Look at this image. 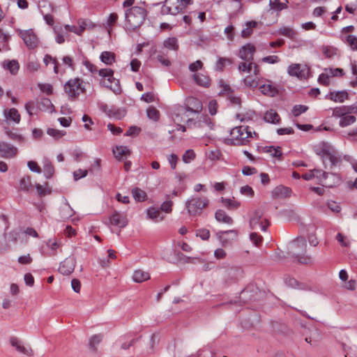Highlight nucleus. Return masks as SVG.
Returning <instances> with one entry per match:
<instances>
[{
	"mask_svg": "<svg viewBox=\"0 0 357 357\" xmlns=\"http://www.w3.org/2000/svg\"><path fill=\"white\" fill-rule=\"evenodd\" d=\"M215 218L217 221L225 224L231 225L233 223L232 218L223 210H218L215 213Z\"/></svg>",
	"mask_w": 357,
	"mask_h": 357,
	"instance_id": "obj_26",
	"label": "nucleus"
},
{
	"mask_svg": "<svg viewBox=\"0 0 357 357\" xmlns=\"http://www.w3.org/2000/svg\"><path fill=\"white\" fill-rule=\"evenodd\" d=\"M183 10V7L179 0H165L161 7L160 14L162 15H175Z\"/></svg>",
	"mask_w": 357,
	"mask_h": 357,
	"instance_id": "obj_9",
	"label": "nucleus"
},
{
	"mask_svg": "<svg viewBox=\"0 0 357 357\" xmlns=\"http://www.w3.org/2000/svg\"><path fill=\"white\" fill-rule=\"evenodd\" d=\"M257 136L255 132H251L248 126H240L231 129L230 132V138L227 139V144L235 146L246 145L250 142V139Z\"/></svg>",
	"mask_w": 357,
	"mask_h": 357,
	"instance_id": "obj_1",
	"label": "nucleus"
},
{
	"mask_svg": "<svg viewBox=\"0 0 357 357\" xmlns=\"http://www.w3.org/2000/svg\"><path fill=\"white\" fill-rule=\"evenodd\" d=\"M47 133L55 139H59L66 135L63 130H59L54 128H48Z\"/></svg>",
	"mask_w": 357,
	"mask_h": 357,
	"instance_id": "obj_51",
	"label": "nucleus"
},
{
	"mask_svg": "<svg viewBox=\"0 0 357 357\" xmlns=\"http://www.w3.org/2000/svg\"><path fill=\"white\" fill-rule=\"evenodd\" d=\"M109 223L119 228H123L128 225V220L125 215L115 211L109 217Z\"/></svg>",
	"mask_w": 357,
	"mask_h": 357,
	"instance_id": "obj_13",
	"label": "nucleus"
},
{
	"mask_svg": "<svg viewBox=\"0 0 357 357\" xmlns=\"http://www.w3.org/2000/svg\"><path fill=\"white\" fill-rule=\"evenodd\" d=\"M287 0H286L285 2H281L280 0H270L269 7L271 10L275 12H280L287 8Z\"/></svg>",
	"mask_w": 357,
	"mask_h": 357,
	"instance_id": "obj_28",
	"label": "nucleus"
},
{
	"mask_svg": "<svg viewBox=\"0 0 357 357\" xmlns=\"http://www.w3.org/2000/svg\"><path fill=\"white\" fill-rule=\"evenodd\" d=\"M146 113L149 119L152 121H157L160 119V112L154 107H149L146 110Z\"/></svg>",
	"mask_w": 357,
	"mask_h": 357,
	"instance_id": "obj_45",
	"label": "nucleus"
},
{
	"mask_svg": "<svg viewBox=\"0 0 357 357\" xmlns=\"http://www.w3.org/2000/svg\"><path fill=\"white\" fill-rule=\"evenodd\" d=\"M102 340V335L100 334L93 335L89 342L90 347L93 350H96V345H98Z\"/></svg>",
	"mask_w": 357,
	"mask_h": 357,
	"instance_id": "obj_49",
	"label": "nucleus"
},
{
	"mask_svg": "<svg viewBox=\"0 0 357 357\" xmlns=\"http://www.w3.org/2000/svg\"><path fill=\"white\" fill-rule=\"evenodd\" d=\"M88 171L86 169H79L73 172L74 179L77 181L86 176Z\"/></svg>",
	"mask_w": 357,
	"mask_h": 357,
	"instance_id": "obj_61",
	"label": "nucleus"
},
{
	"mask_svg": "<svg viewBox=\"0 0 357 357\" xmlns=\"http://www.w3.org/2000/svg\"><path fill=\"white\" fill-rule=\"evenodd\" d=\"M258 25L257 21H249L245 23V28L241 31V36L244 38H248L253 32V29Z\"/></svg>",
	"mask_w": 357,
	"mask_h": 357,
	"instance_id": "obj_30",
	"label": "nucleus"
},
{
	"mask_svg": "<svg viewBox=\"0 0 357 357\" xmlns=\"http://www.w3.org/2000/svg\"><path fill=\"white\" fill-rule=\"evenodd\" d=\"M243 83L246 86L252 89L256 88L259 84L258 81L255 78L252 77L251 76L245 77L243 79Z\"/></svg>",
	"mask_w": 357,
	"mask_h": 357,
	"instance_id": "obj_50",
	"label": "nucleus"
},
{
	"mask_svg": "<svg viewBox=\"0 0 357 357\" xmlns=\"http://www.w3.org/2000/svg\"><path fill=\"white\" fill-rule=\"evenodd\" d=\"M64 91L67 94L69 100H76L80 94L85 92V86L83 79L79 77L69 79L64 84Z\"/></svg>",
	"mask_w": 357,
	"mask_h": 357,
	"instance_id": "obj_4",
	"label": "nucleus"
},
{
	"mask_svg": "<svg viewBox=\"0 0 357 357\" xmlns=\"http://www.w3.org/2000/svg\"><path fill=\"white\" fill-rule=\"evenodd\" d=\"M264 211L262 209L258 208L255 210L250 217V227L252 229L259 227L261 230L265 231L269 226L268 220L263 218Z\"/></svg>",
	"mask_w": 357,
	"mask_h": 357,
	"instance_id": "obj_6",
	"label": "nucleus"
},
{
	"mask_svg": "<svg viewBox=\"0 0 357 357\" xmlns=\"http://www.w3.org/2000/svg\"><path fill=\"white\" fill-rule=\"evenodd\" d=\"M232 61L229 58L220 57L215 65V70L222 71L227 64H231Z\"/></svg>",
	"mask_w": 357,
	"mask_h": 357,
	"instance_id": "obj_40",
	"label": "nucleus"
},
{
	"mask_svg": "<svg viewBox=\"0 0 357 357\" xmlns=\"http://www.w3.org/2000/svg\"><path fill=\"white\" fill-rule=\"evenodd\" d=\"M75 261L73 258H66L60 264L59 271L66 275H70L75 269Z\"/></svg>",
	"mask_w": 357,
	"mask_h": 357,
	"instance_id": "obj_16",
	"label": "nucleus"
},
{
	"mask_svg": "<svg viewBox=\"0 0 357 357\" xmlns=\"http://www.w3.org/2000/svg\"><path fill=\"white\" fill-rule=\"evenodd\" d=\"M280 61V58L276 55H271L264 56L261 59V61L264 63H268L271 64L277 63Z\"/></svg>",
	"mask_w": 357,
	"mask_h": 357,
	"instance_id": "obj_56",
	"label": "nucleus"
},
{
	"mask_svg": "<svg viewBox=\"0 0 357 357\" xmlns=\"http://www.w3.org/2000/svg\"><path fill=\"white\" fill-rule=\"evenodd\" d=\"M100 59L106 65H112L115 61V54L113 52L105 51L101 53Z\"/></svg>",
	"mask_w": 357,
	"mask_h": 357,
	"instance_id": "obj_33",
	"label": "nucleus"
},
{
	"mask_svg": "<svg viewBox=\"0 0 357 357\" xmlns=\"http://www.w3.org/2000/svg\"><path fill=\"white\" fill-rule=\"evenodd\" d=\"M156 59L161 63L162 66L169 67L171 66V61L167 57L161 54H158L156 56Z\"/></svg>",
	"mask_w": 357,
	"mask_h": 357,
	"instance_id": "obj_62",
	"label": "nucleus"
},
{
	"mask_svg": "<svg viewBox=\"0 0 357 357\" xmlns=\"http://www.w3.org/2000/svg\"><path fill=\"white\" fill-rule=\"evenodd\" d=\"M146 10L139 6H134L127 10L125 13L126 26L128 29L135 30L139 27L145 20Z\"/></svg>",
	"mask_w": 357,
	"mask_h": 357,
	"instance_id": "obj_3",
	"label": "nucleus"
},
{
	"mask_svg": "<svg viewBox=\"0 0 357 357\" xmlns=\"http://www.w3.org/2000/svg\"><path fill=\"white\" fill-rule=\"evenodd\" d=\"M264 119L267 123L278 124L280 121L279 114L273 109L267 111L264 116Z\"/></svg>",
	"mask_w": 357,
	"mask_h": 357,
	"instance_id": "obj_24",
	"label": "nucleus"
},
{
	"mask_svg": "<svg viewBox=\"0 0 357 357\" xmlns=\"http://www.w3.org/2000/svg\"><path fill=\"white\" fill-rule=\"evenodd\" d=\"M255 52V45L252 43H247L239 49L238 56L243 61H250L253 60Z\"/></svg>",
	"mask_w": 357,
	"mask_h": 357,
	"instance_id": "obj_11",
	"label": "nucleus"
},
{
	"mask_svg": "<svg viewBox=\"0 0 357 357\" xmlns=\"http://www.w3.org/2000/svg\"><path fill=\"white\" fill-rule=\"evenodd\" d=\"M307 109H308V107L305 105H295L293 107L292 114L295 116H298L301 114L305 112L307 110Z\"/></svg>",
	"mask_w": 357,
	"mask_h": 357,
	"instance_id": "obj_52",
	"label": "nucleus"
},
{
	"mask_svg": "<svg viewBox=\"0 0 357 357\" xmlns=\"http://www.w3.org/2000/svg\"><path fill=\"white\" fill-rule=\"evenodd\" d=\"M272 193L275 198H283L290 195L291 190L287 187L279 185L273 190Z\"/></svg>",
	"mask_w": 357,
	"mask_h": 357,
	"instance_id": "obj_25",
	"label": "nucleus"
},
{
	"mask_svg": "<svg viewBox=\"0 0 357 357\" xmlns=\"http://www.w3.org/2000/svg\"><path fill=\"white\" fill-rule=\"evenodd\" d=\"M36 107H37V103L36 104L33 100L29 101L25 104V109L30 116L33 114Z\"/></svg>",
	"mask_w": 357,
	"mask_h": 357,
	"instance_id": "obj_58",
	"label": "nucleus"
},
{
	"mask_svg": "<svg viewBox=\"0 0 357 357\" xmlns=\"http://www.w3.org/2000/svg\"><path fill=\"white\" fill-rule=\"evenodd\" d=\"M132 193L133 197L137 202H143V201L146 200V197H147L146 193L144 190H142L138 188H134L132 190Z\"/></svg>",
	"mask_w": 357,
	"mask_h": 357,
	"instance_id": "obj_41",
	"label": "nucleus"
},
{
	"mask_svg": "<svg viewBox=\"0 0 357 357\" xmlns=\"http://www.w3.org/2000/svg\"><path fill=\"white\" fill-rule=\"evenodd\" d=\"M278 33L285 37H287L291 40L296 39L297 36V32L292 28L288 26H284L278 30Z\"/></svg>",
	"mask_w": 357,
	"mask_h": 357,
	"instance_id": "obj_34",
	"label": "nucleus"
},
{
	"mask_svg": "<svg viewBox=\"0 0 357 357\" xmlns=\"http://www.w3.org/2000/svg\"><path fill=\"white\" fill-rule=\"evenodd\" d=\"M3 116L6 121H12L16 124L19 123L21 120V116L15 108L5 109Z\"/></svg>",
	"mask_w": 357,
	"mask_h": 357,
	"instance_id": "obj_19",
	"label": "nucleus"
},
{
	"mask_svg": "<svg viewBox=\"0 0 357 357\" xmlns=\"http://www.w3.org/2000/svg\"><path fill=\"white\" fill-rule=\"evenodd\" d=\"M43 172L46 178H51L54 173V168L51 162L45 159L43 162Z\"/></svg>",
	"mask_w": 357,
	"mask_h": 357,
	"instance_id": "obj_37",
	"label": "nucleus"
},
{
	"mask_svg": "<svg viewBox=\"0 0 357 357\" xmlns=\"http://www.w3.org/2000/svg\"><path fill=\"white\" fill-rule=\"evenodd\" d=\"M192 124L194 125L195 127L197 128H203L204 126H207L210 129H212L213 128V123L211 121V119L207 115L204 114L199 115L197 117L196 121L193 119H188V125L189 126H191Z\"/></svg>",
	"mask_w": 357,
	"mask_h": 357,
	"instance_id": "obj_12",
	"label": "nucleus"
},
{
	"mask_svg": "<svg viewBox=\"0 0 357 357\" xmlns=\"http://www.w3.org/2000/svg\"><path fill=\"white\" fill-rule=\"evenodd\" d=\"M341 183V177L333 173H328L327 176H325L324 179L321 180V185L328 188H333Z\"/></svg>",
	"mask_w": 357,
	"mask_h": 357,
	"instance_id": "obj_17",
	"label": "nucleus"
},
{
	"mask_svg": "<svg viewBox=\"0 0 357 357\" xmlns=\"http://www.w3.org/2000/svg\"><path fill=\"white\" fill-rule=\"evenodd\" d=\"M221 202L225 207L230 210L236 209L241 205L240 202L236 201L234 199H227L222 197Z\"/></svg>",
	"mask_w": 357,
	"mask_h": 357,
	"instance_id": "obj_38",
	"label": "nucleus"
},
{
	"mask_svg": "<svg viewBox=\"0 0 357 357\" xmlns=\"http://www.w3.org/2000/svg\"><path fill=\"white\" fill-rule=\"evenodd\" d=\"M4 67L8 69L11 74L15 75L19 70V63L16 60H11L4 64Z\"/></svg>",
	"mask_w": 357,
	"mask_h": 357,
	"instance_id": "obj_43",
	"label": "nucleus"
},
{
	"mask_svg": "<svg viewBox=\"0 0 357 357\" xmlns=\"http://www.w3.org/2000/svg\"><path fill=\"white\" fill-rule=\"evenodd\" d=\"M264 149L266 152L269 153L273 157L280 158L282 155V151L279 146H266Z\"/></svg>",
	"mask_w": 357,
	"mask_h": 357,
	"instance_id": "obj_48",
	"label": "nucleus"
},
{
	"mask_svg": "<svg viewBox=\"0 0 357 357\" xmlns=\"http://www.w3.org/2000/svg\"><path fill=\"white\" fill-rule=\"evenodd\" d=\"M31 186L29 176H23L20 181V188L24 191H27Z\"/></svg>",
	"mask_w": 357,
	"mask_h": 357,
	"instance_id": "obj_47",
	"label": "nucleus"
},
{
	"mask_svg": "<svg viewBox=\"0 0 357 357\" xmlns=\"http://www.w3.org/2000/svg\"><path fill=\"white\" fill-rule=\"evenodd\" d=\"M113 153L115 158L119 160H123L130 155V149L125 146H116V149L113 150Z\"/></svg>",
	"mask_w": 357,
	"mask_h": 357,
	"instance_id": "obj_23",
	"label": "nucleus"
},
{
	"mask_svg": "<svg viewBox=\"0 0 357 357\" xmlns=\"http://www.w3.org/2000/svg\"><path fill=\"white\" fill-rule=\"evenodd\" d=\"M254 63L252 61L241 62L238 64V69L241 73H249L252 71Z\"/></svg>",
	"mask_w": 357,
	"mask_h": 357,
	"instance_id": "obj_42",
	"label": "nucleus"
},
{
	"mask_svg": "<svg viewBox=\"0 0 357 357\" xmlns=\"http://www.w3.org/2000/svg\"><path fill=\"white\" fill-rule=\"evenodd\" d=\"M307 242L305 238L297 237L291 244L290 253L299 263L310 264L312 262L310 255L306 254Z\"/></svg>",
	"mask_w": 357,
	"mask_h": 357,
	"instance_id": "obj_2",
	"label": "nucleus"
},
{
	"mask_svg": "<svg viewBox=\"0 0 357 357\" xmlns=\"http://www.w3.org/2000/svg\"><path fill=\"white\" fill-rule=\"evenodd\" d=\"M251 241L257 246H259L262 241V236L255 232H252L250 235Z\"/></svg>",
	"mask_w": 357,
	"mask_h": 357,
	"instance_id": "obj_60",
	"label": "nucleus"
},
{
	"mask_svg": "<svg viewBox=\"0 0 357 357\" xmlns=\"http://www.w3.org/2000/svg\"><path fill=\"white\" fill-rule=\"evenodd\" d=\"M163 45L167 49L176 51L178 49V44L177 38L174 37L168 38L163 42Z\"/></svg>",
	"mask_w": 357,
	"mask_h": 357,
	"instance_id": "obj_36",
	"label": "nucleus"
},
{
	"mask_svg": "<svg viewBox=\"0 0 357 357\" xmlns=\"http://www.w3.org/2000/svg\"><path fill=\"white\" fill-rule=\"evenodd\" d=\"M356 117L353 115H350L349 114H345L343 116L339 121V125L341 127H347L349 125H351L356 121Z\"/></svg>",
	"mask_w": 357,
	"mask_h": 357,
	"instance_id": "obj_39",
	"label": "nucleus"
},
{
	"mask_svg": "<svg viewBox=\"0 0 357 357\" xmlns=\"http://www.w3.org/2000/svg\"><path fill=\"white\" fill-rule=\"evenodd\" d=\"M240 192L241 194L250 197H252L254 196V190L248 185L242 186L240 189Z\"/></svg>",
	"mask_w": 357,
	"mask_h": 357,
	"instance_id": "obj_57",
	"label": "nucleus"
},
{
	"mask_svg": "<svg viewBox=\"0 0 357 357\" xmlns=\"http://www.w3.org/2000/svg\"><path fill=\"white\" fill-rule=\"evenodd\" d=\"M317 154L321 155L325 164L328 162L331 166L335 165L340 161L331 146L326 143H323L317 149Z\"/></svg>",
	"mask_w": 357,
	"mask_h": 357,
	"instance_id": "obj_7",
	"label": "nucleus"
},
{
	"mask_svg": "<svg viewBox=\"0 0 357 357\" xmlns=\"http://www.w3.org/2000/svg\"><path fill=\"white\" fill-rule=\"evenodd\" d=\"M287 73L291 77H296L299 79H305L309 77L310 68L305 64L292 63L289 66Z\"/></svg>",
	"mask_w": 357,
	"mask_h": 357,
	"instance_id": "obj_8",
	"label": "nucleus"
},
{
	"mask_svg": "<svg viewBox=\"0 0 357 357\" xmlns=\"http://www.w3.org/2000/svg\"><path fill=\"white\" fill-rule=\"evenodd\" d=\"M132 279L135 282H143L150 279V274L143 270L138 269L134 271Z\"/></svg>",
	"mask_w": 357,
	"mask_h": 357,
	"instance_id": "obj_27",
	"label": "nucleus"
},
{
	"mask_svg": "<svg viewBox=\"0 0 357 357\" xmlns=\"http://www.w3.org/2000/svg\"><path fill=\"white\" fill-rule=\"evenodd\" d=\"M203 68V63L200 60H197L189 65V70L191 72H196Z\"/></svg>",
	"mask_w": 357,
	"mask_h": 357,
	"instance_id": "obj_64",
	"label": "nucleus"
},
{
	"mask_svg": "<svg viewBox=\"0 0 357 357\" xmlns=\"http://www.w3.org/2000/svg\"><path fill=\"white\" fill-rule=\"evenodd\" d=\"M347 43L353 50H357V37L349 35L347 37Z\"/></svg>",
	"mask_w": 357,
	"mask_h": 357,
	"instance_id": "obj_55",
	"label": "nucleus"
},
{
	"mask_svg": "<svg viewBox=\"0 0 357 357\" xmlns=\"http://www.w3.org/2000/svg\"><path fill=\"white\" fill-rule=\"evenodd\" d=\"M43 61L46 66L49 63H52L54 65V72L56 74L59 73V63L55 58H53L49 54H46L43 59Z\"/></svg>",
	"mask_w": 357,
	"mask_h": 357,
	"instance_id": "obj_44",
	"label": "nucleus"
},
{
	"mask_svg": "<svg viewBox=\"0 0 357 357\" xmlns=\"http://www.w3.org/2000/svg\"><path fill=\"white\" fill-rule=\"evenodd\" d=\"M324 73L331 79L335 76H342L343 70L342 68H326Z\"/></svg>",
	"mask_w": 357,
	"mask_h": 357,
	"instance_id": "obj_46",
	"label": "nucleus"
},
{
	"mask_svg": "<svg viewBox=\"0 0 357 357\" xmlns=\"http://www.w3.org/2000/svg\"><path fill=\"white\" fill-rule=\"evenodd\" d=\"M10 343L13 347H15L16 350L20 353L27 356H31L32 354L31 349L29 347L24 346L17 337H10Z\"/></svg>",
	"mask_w": 357,
	"mask_h": 357,
	"instance_id": "obj_21",
	"label": "nucleus"
},
{
	"mask_svg": "<svg viewBox=\"0 0 357 357\" xmlns=\"http://www.w3.org/2000/svg\"><path fill=\"white\" fill-rule=\"evenodd\" d=\"M17 149L11 144L0 142V155L4 158H10L16 155Z\"/></svg>",
	"mask_w": 357,
	"mask_h": 357,
	"instance_id": "obj_14",
	"label": "nucleus"
},
{
	"mask_svg": "<svg viewBox=\"0 0 357 357\" xmlns=\"http://www.w3.org/2000/svg\"><path fill=\"white\" fill-rule=\"evenodd\" d=\"M99 75L101 77L100 83L105 87L108 86L113 83V81L116 80L114 77V71L110 68L100 69Z\"/></svg>",
	"mask_w": 357,
	"mask_h": 357,
	"instance_id": "obj_15",
	"label": "nucleus"
},
{
	"mask_svg": "<svg viewBox=\"0 0 357 357\" xmlns=\"http://www.w3.org/2000/svg\"><path fill=\"white\" fill-rule=\"evenodd\" d=\"M37 107L42 111H49L52 112L53 111V105L51 100L48 98H42L37 102Z\"/></svg>",
	"mask_w": 357,
	"mask_h": 357,
	"instance_id": "obj_32",
	"label": "nucleus"
},
{
	"mask_svg": "<svg viewBox=\"0 0 357 357\" xmlns=\"http://www.w3.org/2000/svg\"><path fill=\"white\" fill-rule=\"evenodd\" d=\"M208 204L209 200L205 196H192L186 201L185 206L189 215L196 216L200 215Z\"/></svg>",
	"mask_w": 357,
	"mask_h": 357,
	"instance_id": "obj_5",
	"label": "nucleus"
},
{
	"mask_svg": "<svg viewBox=\"0 0 357 357\" xmlns=\"http://www.w3.org/2000/svg\"><path fill=\"white\" fill-rule=\"evenodd\" d=\"M193 77L196 83L201 86L208 87L210 85L211 79L206 75L196 73L194 74Z\"/></svg>",
	"mask_w": 357,
	"mask_h": 357,
	"instance_id": "obj_29",
	"label": "nucleus"
},
{
	"mask_svg": "<svg viewBox=\"0 0 357 357\" xmlns=\"http://www.w3.org/2000/svg\"><path fill=\"white\" fill-rule=\"evenodd\" d=\"M107 88L110 89L115 93H120L121 91L120 82L119 79L113 81L112 84H110Z\"/></svg>",
	"mask_w": 357,
	"mask_h": 357,
	"instance_id": "obj_59",
	"label": "nucleus"
},
{
	"mask_svg": "<svg viewBox=\"0 0 357 357\" xmlns=\"http://www.w3.org/2000/svg\"><path fill=\"white\" fill-rule=\"evenodd\" d=\"M349 98V94L346 91H331L326 96V98L336 102H343Z\"/></svg>",
	"mask_w": 357,
	"mask_h": 357,
	"instance_id": "obj_20",
	"label": "nucleus"
},
{
	"mask_svg": "<svg viewBox=\"0 0 357 357\" xmlns=\"http://www.w3.org/2000/svg\"><path fill=\"white\" fill-rule=\"evenodd\" d=\"M20 36L28 48L34 49L38 46V38L31 29L20 31Z\"/></svg>",
	"mask_w": 357,
	"mask_h": 357,
	"instance_id": "obj_10",
	"label": "nucleus"
},
{
	"mask_svg": "<svg viewBox=\"0 0 357 357\" xmlns=\"http://www.w3.org/2000/svg\"><path fill=\"white\" fill-rule=\"evenodd\" d=\"M196 236L206 241L210 237V231L207 229H199L196 231Z\"/></svg>",
	"mask_w": 357,
	"mask_h": 357,
	"instance_id": "obj_54",
	"label": "nucleus"
},
{
	"mask_svg": "<svg viewBox=\"0 0 357 357\" xmlns=\"http://www.w3.org/2000/svg\"><path fill=\"white\" fill-rule=\"evenodd\" d=\"M167 160L169 163L170 164L171 168L172 169H175L176 167L177 162L178 160V156L174 153H172L169 155H168Z\"/></svg>",
	"mask_w": 357,
	"mask_h": 357,
	"instance_id": "obj_63",
	"label": "nucleus"
},
{
	"mask_svg": "<svg viewBox=\"0 0 357 357\" xmlns=\"http://www.w3.org/2000/svg\"><path fill=\"white\" fill-rule=\"evenodd\" d=\"M195 158V153L191 149L187 150L183 155L182 160L185 163L190 162Z\"/></svg>",
	"mask_w": 357,
	"mask_h": 357,
	"instance_id": "obj_53",
	"label": "nucleus"
},
{
	"mask_svg": "<svg viewBox=\"0 0 357 357\" xmlns=\"http://www.w3.org/2000/svg\"><path fill=\"white\" fill-rule=\"evenodd\" d=\"M259 91L266 96L273 97L278 93L276 87L271 84H263L259 86Z\"/></svg>",
	"mask_w": 357,
	"mask_h": 357,
	"instance_id": "obj_31",
	"label": "nucleus"
},
{
	"mask_svg": "<svg viewBox=\"0 0 357 357\" xmlns=\"http://www.w3.org/2000/svg\"><path fill=\"white\" fill-rule=\"evenodd\" d=\"M351 112H357V106L351 105L350 107L348 106H341L335 107L333 109V116L335 117L342 118L343 116L347 114H350Z\"/></svg>",
	"mask_w": 357,
	"mask_h": 357,
	"instance_id": "obj_18",
	"label": "nucleus"
},
{
	"mask_svg": "<svg viewBox=\"0 0 357 357\" xmlns=\"http://www.w3.org/2000/svg\"><path fill=\"white\" fill-rule=\"evenodd\" d=\"M202 109V102L195 98H190L187 100L186 110L194 113H199Z\"/></svg>",
	"mask_w": 357,
	"mask_h": 357,
	"instance_id": "obj_22",
	"label": "nucleus"
},
{
	"mask_svg": "<svg viewBox=\"0 0 357 357\" xmlns=\"http://www.w3.org/2000/svg\"><path fill=\"white\" fill-rule=\"evenodd\" d=\"M147 215L149 218L155 221L159 222L163 220V217H160V210L154 208L150 207L146 211Z\"/></svg>",
	"mask_w": 357,
	"mask_h": 357,
	"instance_id": "obj_35",
	"label": "nucleus"
}]
</instances>
